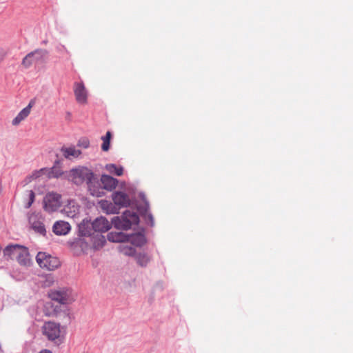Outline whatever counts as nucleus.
Segmentation results:
<instances>
[{
    "label": "nucleus",
    "instance_id": "obj_1",
    "mask_svg": "<svg viewBox=\"0 0 353 353\" xmlns=\"http://www.w3.org/2000/svg\"><path fill=\"white\" fill-rule=\"evenodd\" d=\"M68 177L74 184L78 185L85 182L90 188L92 181L95 179L92 171L83 166L72 169Z\"/></svg>",
    "mask_w": 353,
    "mask_h": 353
},
{
    "label": "nucleus",
    "instance_id": "obj_2",
    "mask_svg": "<svg viewBox=\"0 0 353 353\" xmlns=\"http://www.w3.org/2000/svg\"><path fill=\"white\" fill-rule=\"evenodd\" d=\"M139 222L137 213L130 210H125L121 216H115L112 220L115 228L124 230L130 229L132 225H137Z\"/></svg>",
    "mask_w": 353,
    "mask_h": 353
},
{
    "label": "nucleus",
    "instance_id": "obj_3",
    "mask_svg": "<svg viewBox=\"0 0 353 353\" xmlns=\"http://www.w3.org/2000/svg\"><path fill=\"white\" fill-rule=\"evenodd\" d=\"M6 256H16L19 263L23 265H28L30 263V258L28 249L26 247L16 245H9L3 250Z\"/></svg>",
    "mask_w": 353,
    "mask_h": 353
},
{
    "label": "nucleus",
    "instance_id": "obj_4",
    "mask_svg": "<svg viewBox=\"0 0 353 353\" xmlns=\"http://www.w3.org/2000/svg\"><path fill=\"white\" fill-rule=\"evenodd\" d=\"M42 333L57 345H59L63 341V337L61 335L60 323L54 321L45 322L42 326Z\"/></svg>",
    "mask_w": 353,
    "mask_h": 353
},
{
    "label": "nucleus",
    "instance_id": "obj_5",
    "mask_svg": "<svg viewBox=\"0 0 353 353\" xmlns=\"http://www.w3.org/2000/svg\"><path fill=\"white\" fill-rule=\"evenodd\" d=\"M48 296L52 301L58 302L62 305L72 303L75 300V295L71 288H60L57 290H51Z\"/></svg>",
    "mask_w": 353,
    "mask_h": 353
},
{
    "label": "nucleus",
    "instance_id": "obj_6",
    "mask_svg": "<svg viewBox=\"0 0 353 353\" xmlns=\"http://www.w3.org/2000/svg\"><path fill=\"white\" fill-rule=\"evenodd\" d=\"M48 52L46 49L38 48L29 52L22 60L21 65L28 69L33 64L44 62L47 58Z\"/></svg>",
    "mask_w": 353,
    "mask_h": 353
},
{
    "label": "nucleus",
    "instance_id": "obj_7",
    "mask_svg": "<svg viewBox=\"0 0 353 353\" xmlns=\"http://www.w3.org/2000/svg\"><path fill=\"white\" fill-rule=\"evenodd\" d=\"M36 260L41 268H46L48 270H53L60 265V262L57 258L52 257L45 252H39L36 256Z\"/></svg>",
    "mask_w": 353,
    "mask_h": 353
},
{
    "label": "nucleus",
    "instance_id": "obj_8",
    "mask_svg": "<svg viewBox=\"0 0 353 353\" xmlns=\"http://www.w3.org/2000/svg\"><path fill=\"white\" fill-rule=\"evenodd\" d=\"M61 206V195L50 192L43 199L44 210L48 212L57 211Z\"/></svg>",
    "mask_w": 353,
    "mask_h": 353
},
{
    "label": "nucleus",
    "instance_id": "obj_9",
    "mask_svg": "<svg viewBox=\"0 0 353 353\" xmlns=\"http://www.w3.org/2000/svg\"><path fill=\"white\" fill-rule=\"evenodd\" d=\"M74 92L78 103H85L87 102V91L82 82L74 83Z\"/></svg>",
    "mask_w": 353,
    "mask_h": 353
},
{
    "label": "nucleus",
    "instance_id": "obj_10",
    "mask_svg": "<svg viewBox=\"0 0 353 353\" xmlns=\"http://www.w3.org/2000/svg\"><path fill=\"white\" fill-rule=\"evenodd\" d=\"M114 203L119 208L128 207L130 204V200L127 194L123 192H115L112 194Z\"/></svg>",
    "mask_w": 353,
    "mask_h": 353
},
{
    "label": "nucleus",
    "instance_id": "obj_11",
    "mask_svg": "<svg viewBox=\"0 0 353 353\" xmlns=\"http://www.w3.org/2000/svg\"><path fill=\"white\" fill-rule=\"evenodd\" d=\"M41 173H46L49 178H59L63 174V171L59 167L54 165L50 170H48L46 168L41 169L40 170L34 173L32 177L37 178L40 176Z\"/></svg>",
    "mask_w": 353,
    "mask_h": 353
},
{
    "label": "nucleus",
    "instance_id": "obj_12",
    "mask_svg": "<svg viewBox=\"0 0 353 353\" xmlns=\"http://www.w3.org/2000/svg\"><path fill=\"white\" fill-rule=\"evenodd\" d=\"M95 232L103 233L110 229L111 225L108 221L104 217L97 218L92 222Z\"/></svg>",
    "mask_w": 353,
    "mask_h": 353
},
{
    "label": "nucleus",
    "instance_id": "obj_13",
    "mask_svg": "<svg viewBox=\"0 0 353 353\" xmlns=\"http://www.w3.org/2000/svg\"><path fill=\"white\" fill-rule=\"evenodd\" d=\"M79 233L81 236H91L94 234L93 224L89 220H83L79 225Z\"/></svg>",
    "mask_w": 353,
    "mask_h": 353
},
{
    "label": "nucleus",
    "instance_id": "obj_14",
    "mask_svg": "<svg viewBox=\"0 0 353 353\" xmlns=\"http://www.w3.org/2000/svg\"><path fill=\"white\" fill-rule=\"evenodd\" d=\"M71 230L70 225L64 221H56L52 227L53 232L59 236L67 234Z\"/></svg>",
    "mask_w": 353,
    "mask_h": 353
},
{
    "label": "nucleus",
    "instance_id": "obj_15",
    "mask_svg": "<svg viewBox=\"0 0 353 353\" xmlns=\"http://www.w3.org/2000/svg\"><path fill=\"white\" fill-rule=\"evenodd\" d=\"M29 222L31 225V228L36 232L45 236L46 230L43 223L40 221L37 216L32 215L29 218Z\"/></svg>",
    "mask_w": 353,
    "mask_h": 353
},
{
    "label": "nucleus",
    "instance_id": "obj_16",
    "mask_svg": "<svg viewBox=\"0 0 353 353\" xmlns=\"http://www.w3.org/2000/svg\"><path fill=\"white\" fill-rule=\"evenodd\" d=\"M34 103V102L33 101H30L29 104L22 110L20 111V112L12 121L13 125H19L22 121H23L26 117H28V116L30 113L31 108L33 106Z\"/></svg>",
    "mask_w": 353,
    "mask_h": 353
},
{
    "label": "nucleus",
    "instance_id": "obj_17",
    "mask_svg": "<svg viewBox=\"0 0 353 353\" xmlns=\"http://www.w3.org/2000/svg\"><path fill=\"white\" fill-rule=\"evenodd\" d=\"M61 152L62 153V155L67 159L77 158L81 154V150H76V148L74 146L68 148L63 146L61 148Z\"/></svg>",
    "mask_w": 353,
    "mask_h": 353
},
{
    "label": "nucleus",
    "instance_id": "obj_18",
    "mask_svg": "<svg viewBox=\"0 0 353 353\" xmlns=\"http://www.w3.org/2000/svg\"><path fill=\"white\" fill-rule=\"evenodd\" d=\"M101 181L103 188L107 190H112L114 189L118 183V181L116 179L111 176L105 174L102 175Z\"/></svg>",
    "mask_w": 353,
    "mask_h": 353
},
{
    "label": "nucleus",
    "instance_id": "obj_19",
    "mask_svg": "<svg viewBox=\"0 0 353 353\" xmlns=\"http://www.w3.org/2000/svg\"><path fill=\"white\" fill-rule=\"evenodd\" d=\"M126 242H130L132 245L136 246H142L145 242V239L143 234L141 233L128 234V239Z\"/></svg>",
    "mask_w": 353,
    "mask_h": 353
},
{
    "label": "nucleus",
    "instance_id": "obj_20",
    "mask_svg": "<svg viewBox=\"0 0 353 353\" xmlns=\"http://www.w3.org/2000/svg\"><path fill=\"white\" fill-rule=\"evenodd\" d=\"M107 238L112 242H126L128 234L122 232H111L108 234Z\"/></svg>",
    "mask_w": 353,
    "mask_h": 353
},
{
    "label": "nucleus",
    "instance_id": "obj_21",
    "mask_svg": "<svg viewBox=\"0 0 353 353\" xmlns=\"http://www.w3.org/2000/svg\"><path fill=\"white\" fill-rule=\"evenodd\" d=\"M55 314L57 318L62 320V322L65 324H69L71 321V316L68 309H65L63 312H58L54 310Z\"/></svg>",
    "mask_w": 353,
    "mask_h": 353
},
{
    "label": "nucleus",
    "instance_id": "obj_22",
    "mask_svg": "<svg viewBox=\"0 0 353 353\" xmlns=\"http://www.w3.org/2000/svg\"><path fill=\"white\" fill-rule=\"evenodd\" d=\"M135 259L137 263L141 267H145L150 261L149 256L145 253H139L136 254Z\"/></svg>",
    "mask_w": 353,
    "mask_h": 353
},
{
    "label": "nucleus",
    "instance_id": "obj_23",
    "mask_svg": "<svg viewBox=\"0 0 353 353\" xmlns=\"http://www.w3.org/2000/svg\"><path fill=\"white\" fill-rule=\"evenodd\" d=\"M105 169L111 174H114L117 176H121L123 172V168L121 166L117 167L114 164H107Z\"/></svg>",
    "mask_w": 353,
    "mask_h": 353
},
{
    "label": "nucleus",
    "instance_id": "obj_24",
    "mask_svg": "<svg viewBox=\"0 0 353 353\" xmlns=\"http://www.w3.org/2000/svg\"><path fill=\"white\" fill-rule=\"evenodd\" d=\"M112 138V133L110 131L106 132L105 136L101 137L103 143L101 145V149L103 151H108L110 149V139Z\"/></svg>",
    "mask_w": 353,
    "mask_h": 353
},
{
    "label": "nucleus",
    "instance_id": "obj_25",
    "mask_svg": "<svg viewBox=\"0 0 353 353\" xmlns=\"http://www.w3.org/2000/svg\"><path fill=\"white\" fill-rule=\"evenodd\" d=\"M120 252L126 256H133L135 254V249L132 246L121 245L119 246Z\"/></svg>",
    "mask_w": 353,
    "mask_h": 353
},
{
    "label": "nucleus",
    "instance_id": "obj_26",
    "mask_svg": "<svg viewBox=\"0 0 353 353\" xmlns=\"http://www.w3.org/2000/svg\"><path fill=\"white\" fill-rule=\"evenodd\" d=\"M90 145V141L88 139H80L78 142V146L83 148H88Z\"/></svg>",
    "mask_w": 353,
    "mask_h": 353
},
{
    "label": "nucleus",
    "instance_id": "obj_27",
    "mask_svg": "<svg viewBox=\"0 0 353 353\" xmlns=\"http://www.w3.org/2000/svg\"><path fill=\"white\" fill-rule=\"evenodd\" d=\"M35 194L32 190L29 191V202L27 203L26 208H29L34 201Z\"/></svg>",
    "mask_w": 353,
    "mask_h": 353
},
{
    "label": "nucleus",
    "instance_id": "obj_28",
    "mask_svg": "<svg viewBox=\"0 0 353 353\" xmlns=\"http://www.w3.org/2000/svg\"><path fill=\"white\" fill-rule=\"evenodd\" d=\"M148 216V219H149V220L150 221V225L152 226L154 225L153 216H152V215L151 214H149Z\"/></svg>",
    "mask_w": 353,
    "mask_h": 353
},
{
    "label": "nucleus",
    "instance_id": "obj_29",
    "mask_svg": "<svg viewBox=\"0 0 353 353\" xmlns=\"http://www.w3.org/2000/svg\"><path fill=\"white\" fill-rule=\"evenodd\" d=\"M39 353H52V352L48 350H43Z\"/></svg>",
    "mask_w": 353,
    "mask_h": 353
},
{
    "label": "nucleus",
    "instance_id": "obj_30",
    "mask_svg": "<svg viewBox=\"0 0 353 353\" xmlns=\"http://www.w3.org/2000/svg\"><path fill=\"white\" fill-rule=\"evenodd\" d=\"M92 195H95L97 196H100L101 195L99 194V193H97V192H92Z\"/></svg>",
    "mask_w": 353,
    "mask_h": 353
},
{
    "label": "nucleus",
    "instance_id": "obj_31",
    "mask_svg": "<svg viewBox=\"0 0 353 353\" xmlns=\"http://www.w3.org/2000/svg\"><path fill=\"white\" fill-rule=\"evenodd\" d=\"M105 204H106V205H109V204L108 203V202H105ZM102 206H103V208H105V203H102Z\"/></svg>",
    "mask_w": 353,
    "mask_h": 353
},
{
    "label": "nucleus",
    "instance_id": "obj_32",
    "mask_svg": "<svg viewBox=\"0 0 353 353\" xmlns=\"http://www.w3.org/2000/svg\"><path fill=\"white\" fill-rule=\"evenodd\" d=\"M110 212H111V213H117V212H115V211H112V210Z\"/></svg>",
    "mask_w": 353,
    "mask_h": 353
}]
</instances>
